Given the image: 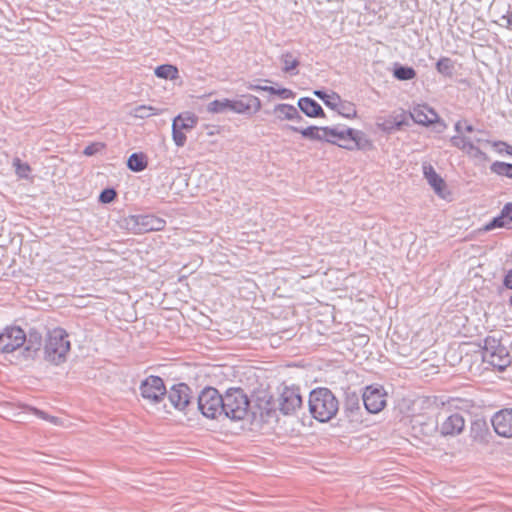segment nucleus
Listing matches in <instances>:
<instances>
[{"label":"nucleus","instance_id":"nucleus-1","mask_svg":"<svg viewBox=\"0 0 512 512\" xmlns=\"http://www.w3.org/2000/svg\"><path fill=\"white\" fill-rule=\"evenodd\" d=\"M309 411L319 422H328L339 411V401L328 388H316L309 395Z\"/></svg>","mask_w":512,"mask_h":512},{"label":"nucleus","instance_id":"nucleus-2","mask_svg":"<svg viewBox=\"0 0 512 512\" xmlns=\"http://www.w3.org/2000/svg\"><path fill=\"white\" fill-rule=\"evenodd\" d=\"M68 337L66 330L61 327L48 331L44 346V358L46 361L54 365H60L66 361L71 349Z\"/></svg>","mask_w":512,"mask_h":512},{"label":"nucleus","instance_id":"nucleus-3","mask_svg":"<svg viewBox=\"0 0 512 512\" xmlns=\"http://www.w3.org/2000/svg\"><path fill=\"white\" fill-rule=\"evenodd\" d=\"M222 405V417L240 421L248 415L250 400L243 389L229 388L223 394Z\"/></svg>","mask_w":512,"mask_h":512},{"label":"nucleus","instance_id":"nucleus-4","mask_svg":"<svg viewBox=\"0 0 512 512\" xmlns=\"http://www.w3.org/2000/svg\"><path fill=\"white\" fill-rule=\"evenodd\" d=\"M483 342V361L499 371H504L511 363V356L507 348L501 344L499 339L493 336L486 337Z\"/></svg>","mask_w":512,"mask_h":512},{"label":"nucleus","instance_id":"nucleus-5","mask_svg":"<svg viewBox=\"0 0 512 512\" xmlns=\"http://www.w3.org/2000/svg\"><path fill=\"white\" fill-rule=\"evenodd\" d=\"M223 395L214 387H205L197 398V409L208 419L222 417Z\"/></svg>","mask_w":512,"mask_h":512},{"label":"nucleus","instance_id":"nucleus-6","mask_svg":"<svg viewBox=\"0 0 512 512\" xmlns=\"http://www.w3.org/2000/svg\"><path fill=\"white\" fill-rule=\"evenodd\" d=\"M125 227L134 234H142L150 231H161L165 228L166 221L153 214L129 215L124 219Z\"/></svg>","mask_w":512,"mask_h":512},{"label":"nucleus","instance_id":"nucleus-7","mask_svg":"<svg viewBox=\"0 0 512 512\" xmlns=\"http://www.w3.org/2000/svg\"><path fill=\"white\" fill-rule=\"evenodd\" d=\"M143 399L151 404H159L166 396L167 389L161 377L150 375L139 386Z\"/></svg>","mask_w":512,"mask_h":512},{"label":"nucleus","instance_id":"nucleus-8","mask_svg":"<svg viewBox=\"0 0 512 512\" xmlns=\"http://www.w3.org/2000/svg\"><path fill=\"white\" fill-rule=\"evenodd\" d=\"M166 396L175 409L185 414H188L193 407L191 389L185 383L173 385L167 390Z\"/></svg>","mask_w":512,"mask_h":512},{"label":"nucleus","instance_id":"nucleus-9","mask_svg":"<svg viewBox=\"0 0 512 512\" xmlns=\"http://www.w3.org/2000/svg\"><path fill=\"white\" fill-rule=\"evenodd\" d=\"M387 393L380 385H369L362 393V402L367 412L379 413L386 406Z\"/></svg>","mask_w":512,"mask_h":512},{"label":"nucleus","instance_id":"nucleus-10","mask_svg":"<svg viewBox=\"0 0 512 512\" xmlns=\"http://www.w3.org/2000/svg\"><path fill=\"white\" fill-rule=\"evenodd\" d=\"M337 146L349 151H367L373 148V143L363 131L353 128H345V135L343 139L339 141Z\"/></svg>","mask_w":512,"mask_h":512},{"label":"nucleus","instance_id":"nucleus-11","mask_svg":"<svg viewBox=\"0 0 512 512\" xmlns=\"http://www.w3.org/2000/svg\"><path fill=\"white\" fill-rule=\"evenodd\" d=\"M25 342L26 334L20 327H6L0 332V352L2 353H12L24 346Z\"/></svg>","mask_w":512,"mask_h":512},{"label":"nucleus","instance_id":"nucleus-12","mask_svg":"<svg viewBox=\"0 0 512 512\" xmlns=\"http://www.w3.org/2000/svg\"><path fill=\"white\" fill-rule=\"evenodd\" d=\"M361 400L360 396L355 392L346 393L343 406V417L344 420L349 422L353 427L363 422Z\"/></svg>","mask_w":512,"mask_h":512},{"label":"nucleus","instance_id":"nucleus-13","mask_svg":"<svg viewBox=\"0 0 512 512\" xmlns=\"http://www.w3.org/2000/svg\"><path fill=\"white\" fill-rule=\"evenodd\" d=\"M302 403L298 387H285L280 396L279 409L284 415H290L301 408Z\"/></svg>","mask_w":512,"mask_h":512},{"label":"nucleus","instance_id":"nucleus-14","mask_svg":"<svg viewBox=\"0 0 512 512\" xmlns=\"http://www.w3.org/2000/svg\"><path fill=\"white\" fill-rule=\"evenodd\" d=\"M494 431L501 437H512V408L496 412L491 419Z\"/></svg>","mask_w":512,"mask_h":512},{"label":"nucleus","instance_id":"nucleus-15","mask_svg":"<svg viewBox=\"0 0 512 512\" xmlns=\"http://www.w3.org/2000/svg\"><path fill=\"white\" fill-rule=\"evenodd\" d=\"M261 106V100L257 96L245 94L238 99H232L231 112L252 115L259 112Z\"/></svg>","mask_w":512,"mask_h":512},{"label":"nucleus","instance_id":"nucleus-16","mask_svg":"<svg viewBox=\"0 0 512 512\" xmlns=\"http://www.w3.org/2000/svg\"><path fill=\"white\" fill-rule=\"evenodd\" d=\"M451 145L470 157L485 160L486 154L472 141V137L465 135H454L450 139Z\"/></svg>","mask_w":512,"mask_h":512},{"label":"nucleus","instance_id":"nucleus-17","mask_svg":"<svg viewBox=\"0 0 512 512\" xmlns=\"http://www.w3.org/2000/svg\"><path fill=\"white\" fill-rule=\"evenodd\" d=\"M464 427V417L459 413H453L443 420L439 431L443 436H456L463 431Z\"/></svg>","mask_w":512,"mask_h":512},{"label":"nucleus","instance_id":"nucleus-18","mask_svg":"<svg viewBox=\"0 0 512 512\" xmlns=\"http://www.w3.org/2000/svg\"><path fill=\"white\" fill-rule=\"evenodd\" d=\"M410 117L417 124L429 126L437 120L438 115L427 105H417L410 111Z\"/></svg>","mask_w":512,"mask_h":512},{"label":"nucleus","instance_id":"nucleus-19","mask_svg":"<svg viewBox=\"0 0 512 512\" xmlns=\"http://www.w3.org/2000/svg\"><path fill=\"white\" fill-rule=\"evenodd\" d=\"M299 109L310 118L324 117L325 113L321 105L310 97H302L297 103Z\"/></svg>","mask_w":512,"mask_h":512},{"label":"nucleus","instance_id":"nucleus-20","mask_svg":"<svg viewBox=\"0 0 512 512\" xmlns=\"http://www.w3.org/2000/svg\"><path fill=\"white\" fill-rule=\"evenodd\" d=\"M423 174L429 185L434 189L435 193L443 197V191L445 190L446 185L433 166L423 165Z\"/></svg>","mask_w":512,"mask_h":512},{"label":"nucleus","instance_id":"nucleus-21","mask_svg":"<svg viewBox=\"0 0 512 512\" xmlns=\"http://www.w3.org/2000/svg\"><path fill=\"white\" fill-rule=\"evenodd\" d=\"M274 114L280 120H302L303 117L300 115L296 107L290 104H277L273 110Z\"/></svg>","mask_w":512,"mask_h":512},{"label":"nucleus","instance_id":"nucleus-22","mask_svg":"<svg viewBox=\"0 0 512 512\" xmlns=\"http://www.w3.org/2000/svg\"><path fill=\"white\" fill-rule=\"evenodd\" d=\"M293 132L300 133L304 138L316 141H325L326 133L324 127L309 126L306 128H299L296 126H288Z\"/></svg>","mask_w":512,"mask_h":512},{"label":"nucleus","instance_id":"nucleus-23","mask_svg":"<svg viewBox=\"0 0 512 512\" xmlns=\"http://www.w3.org/2000/svg\"><path fill=\"white\" fill-rule=\"evenodd\" d=\"M42 344V336L37 331H30L28 335V339L26 338L25 347H24V357L25 358H33L35 353L39 351Z\"/></svg>","mask_w":512,"mask_h":512},{"label":"nucleus","instance_id":"nucleus-24","mask_svg":"<svg viewBox=\"0 0 512 512\" xmlns=\"http://www.w3.org/2000/svg\"><path fill=\"white\" fill-rule=\"evenodd\" d=\"M197 123L195 115L190 113L179 114L173 119L172 126L179 130H191Z\"/></svg>","mask_w":512,"mask_h":512},{"label":"nucleus","instance_id":"nucleus-25","mask_svg":"<svg viewBox=\"0 0 512 512\" xmlns=\"http://www.w3.org/2000/svg\"><path fill=\"white\" fill-rule=\"evenodd\" d=\"M147 165L146 156L142 152L132 153L127 160V167L133 172H142Z\"/></svg>","mask_w":512,"mask_h":512},{"label":"nucleus","instance_id":"nucleus-26","mask_svg":"<svg viewBox=\"0 0 512 512\" xmlns=\"http://www.w3.org/2000/svg\"><path fill=\"white\" fill-rule=\"evenodd\" d=\"M283 67L282 71L285 73H290L291 75L298 74V71H296V68L299 66L300 61L297 57L293 55L291 52H285L281 55L280 58Z\"/></svg>","mask_w":512,"mask_h":512},{"label":"nucleus","instance_id":"nucleus-27","mask_svg":"<svg viewBox=\"0 0 512 512\" xmlns=\"http://www.w3.org/2000/svg\"><path fill=\"white\" fill-rule=\"evenodd\" d=\"M417 73L411 66L396 63L393 68V76L400 81L412 80L416 77Z\"/></svg>","mask_w":512,"mask_h":512},{"label":"nucleus","instance_id":"nucleus-28","mask_svg":"<svg viewBox=\"0 0 512 512\" xmlns=\"http://www.w3.org/2000/svg\"><path fill=\"white\" fill-rule=\"evenodd\" d=\"M313 94L332 110L340 105V96L336 92L327 93L324 90H314Z\"/></svg>","mask_w":512,"mask_h":512},{"label":"nucleus","instance_id":"nucleus-29","mask_svg":"<svg viewBox=\"0 0 512 512\" xmlns=\"http://www.w3.org/2000/svg\"><path fill=\"white\" fill-rule=\"evenodd\" d=\"M488 432V426L484 419H475L471 423L470 435L474 440L482 441Z\"/></svg>","mask_w":512,"mask_h":512},{"label":"nucleus","instance_id":"nucleus-30","mask_svg":"<svg viewBox=\"0 0 512 512\" xmlns=\"http://www.w3.org/2000/svg\"><path fill=\"white\" fill-rule=\"evenodd\" d=\"M207 112L213 114L225 113L232 110V99L223 98L214 100L207 105Z\"/></svg>","mask_w":512,"mask_h":512},{"label":"nucleus","instance_id":"nucleus-31","mask_svg":"<svg viewBox=\"0 0 512 512\" xmlns=\"http://www.w3.org/2000/svg\"><path fill=\"white\" fill-rule=\"evenodd\" d=\"M345 128L346 127H324V133H326L325 142L337 145L341 139H343L345 135Z\"/></svg>","mask_w":512,"mask_h":512},{"label":"nucleus","instance_id":"nucleus-32","mask_svg":"<svg viewBox=\"0 0 512 512\" xmlns=\"http://www.w3.org/2000/svg\"><path fill=\"white\" fill-rule=\"evenodd\" d=\"M155 75L161 79L173 80L178 77V69L171 64H162L155 68Z\"/></svg>","mask_w":512,"mask_h":512},{"label":"nucleus","instance_id":"nucleus-33","mask_svg":"<svg viewBox=\"0 0 512 512\" xmlns=\"http://www.w3.org/2000/svg\"><path fill=\"white\" fill-rule=\"evenodd\" d=\"M160 110L149 105H138L131 111V115L135 118L145 119L153 115H158Z\"/></svg>","mask_w":512,"mask_h":512},{"label":"nucleus","instance_id":"nucleus-34","mask_svg":"<svg viewBox=\"0 0 512 512\" xmlns=\"http://www.w3.org/2000/svg\"><path fill=\"white\" fill-rule=\"evenodd\" d=\"M438 73L446 77H452L454 72V62L449 57H441L435 66Z\"/></svg>","mask_w":512,"mask_h":512},{"label":"nucleus","instance_id":"nucleus-35","mask_svg":"<svg viewBox=\"0 0 512 512\" xmlns=\"http://www.w3.org/2000/svg\"><path fill=\"white\" fill-rule=\"evenodd\" d=\"M490 170L498 176H505L512 179V163L495 161L491 164Z\"/></svg>","mask_w":512,"mask_h":512},{"label":"nucleus","instance_id":"nucleus-36","mask_svg":"<svg viewBox=\"0 0 512 512\" xmlns=\"http://www.w3.org/2000/svg\"><path fill=\"white\" fill-rule=\"evenodd\" d=\"M341 116L347 118V119H351V118H354L356 117L357 115V111L354 107V105L352 103H343L341 100H340V105L338 106L337 109H335Z\"/></svg>","mask_w":512,"mask_h":512},{"label":"nucleus","instance_id":"nucleus-37","mask_svg":"<svg viewBox=\"0 0 512 512\" xmlns=\"http://www.w3.org/2000/svg\"><path fill=\"white\" fill-rule=\"evenodd\" d=\"M13 166L19 178L27 179L29 177L31 169L27 163H23L19 158H15L13 160Z\"/></svg>","mask_w":512,"mask_h":512},{"label":"nucleus","instance_id":"nucleus-38","mask_svg":"<svg viewBox=\"0 0 512 512\" xmlns=\"http://www.w3.org/2000/svg\"><path fill=\"white\" fill-rule=\"evenodd\" d=\"M265 91L270 94L278 95L282 99H291L294 97V92L288 88H275L270 86L268 89H265Z\"/></svg>","mask_w":512,"mask_h":512},{"label":"nucleus","instance_id":"nucleus-39","mask_svg":"<svg viewBox=\"0 0 512 512\" xmlns=\"http://www.w3.org/2000/svg\"><path fill=\"white\" fill-rule=\"evenodd\" d=\"M117 196L114 188H105L99 195V201L104 204L111 203Z\"/></svg>","mask_w":512,"mask_h":512},{"label":"nucleus","instance_id":"nucleus-40","mask_svg":"<svg viewBox=\"0 0 512 512\" xmlns=\"http://www.w3.org/2000/svg\"><path fill=\"white\" fill-rule=\"evenodd\" d=\"M172 138L177 147H183L187 139L183 131L174 126H172Z\"/></svg>","mask_w":512,"mask_h":512},{"label":"nucleus","instance_id":"nucleus-41","mask_svg":"<svg viewBox=\"0 0 512 512\" xmlns=\"http://www.w3.org/2000/svg\"><path fill=\"white\" fill-rule=\"evenodd\" d=\"M492 147L495 148V150L498 153L506 152L508 155L512 156V146L506 143L505 141L497 140L492 141L491 143Z\"/></svg>","mask_w":512,"mask_h":512},{"label":"nucleus","instance_id":"nucleus-42","mask_svg":"<svg viewBox=\"0 0 512 512\" xmlns=\"http://www.w3.org/2000/svg\"><path fill=\"white\" fill-rule=\"evenodd\" d=\"M104 148V144L100 142H94L86 146L83 150L85 156H93L100 152Z\"/></svg>","mask_w":512,"mask_h":512},{"label":"nucleus","instance_id":"nucleus-43","mask_svg":"<svg viewBox=\"0 0 512 512\" xmlns=\"http://www.w3.org/2000/svg\"><path fill=\"white\" fill-rule=\"evenodd\" d=\"M506 224H508L507 221L498 215L494 217L488 224H486L485 230L490 231L495 228L504 227Z\"/></svg>","mask_w":512,"mask_h":512},{"label":"nucleus","instance_id":"nucleus-44","mask_svg":"<svg viewBox=\"0 0 512 512\" xmlns=\"http://www.w3.org/2000/svg\"><path fill=\"white\" fill-rule=\"evenodd\" d=\"M503 219L507 221V223L512 222V203H506L504 207L502 208L500 214Z\"/></svg>","mask_w":512,"mask_h":512},{"label":"nucleus","instance_id":"nucleus-45","mask_svg":"<svg viewBox=\"0 0 512 512\" xmlns=\"http://www.w3.org/2000/svg\"><path fill=\"white\" fill-rule=\"evenodd\" d=\"M464 132H466V133H474L475 132L480 135H488V132L486 130L475 128L472 124H470L466 120H464Z\"/></svg>","mask_w":512,"mask_h":512},{"label":"nucleus","instance_id":"nucleus-46","mask_svg":"<svg viewBox=\"0 0 512 512\" xmlns=\"http://www.w3.org/2000/svg\"><path fill=\"white\" fill-rule=\"evenodd\" d=\"M32 411L35 415H37L38 417L42 418V419H45V420H49L50 422L52 423H56L57 422V418L56 417H49L45 412L37 409V408H32Z\"/></svg>","mask_w":512,"mask_h":512},{"label":"nucleus","instance_id":"nucleus-47","mask_svg":"<svg viewBox=\"0 0 512 512\" xmlns=\"http://www.w3.org/2000/svg\"><path fill=\"white\" fill-rule=\"evenodd\" d=\"M402 125V121L389 122V124H383L381 129L384 131H390L393 129H400Z\"/></svg>","mask_w":512,"mask_h":512},{"label":"nucleus","instance_id":"nucleus-48","mask_svg":"<svg viewBox=\"0 0 512 512\" xmlns=\"http://www.w3.org/2000/svg\"><path fill=\"white\" fill-rule=\"evenodd\" d=\"M501 20L504 21V26L510 30H512V10H509L507 14L501 17Z\"/></svg>","mask_w":512,"mask_h":512},{"label":"nucleus","instance_id":"nucleus-49","mask_svg":"<svg viewBox=\"0 0 512 512\" xmlns=\"http://www.w3.org/2000/svg\"><path fill=\"white\" fill-rule=\"evenodd\" d=\"M503 285L508 288V289H511L512 290V269H510L506 275L504 276V279H503Z\"/></svg>","mask_w":512,"mask_h":512},{"label":"nucleus","instance_id":"nucleus-50","mask_svg":"<svg viewBox=\"0 0 512 512\" xmlns=\"http://www.w3.org/2000/svg\"><path fill=\"white\" fill-rule=\"evenodd\" d=\"M270 86H261L254 82L247 83V89L253 90V91H265V89H268Z\"/></svg>","mask_w":512,"mask_h":512},{"label":"nucleus","instance_id":"nucleus-51","mask_svg":"<svg viewBox=\"0 0 512 512\" xmlns=\"http://www.w3.org/2000/svg\"><path fill=\"white\" fill-rule=\"evenodd\" d=\"M486 135H480V134H477L472 138V141L474 142V144H480V143H489L491 144L492 142H490L486 137Z\"/></svg>","mask_w":512,"mask_h":512},{"label":"nucleus","instance_id":"nucleus-52","mask_svg":"<svg viewBox=\"0 0 512 512\" xmlns=\"http://www.w3.org/2000/svg\"><path fill=\"white\" fill-rule=\"evenodd\" d=\"M454 130L457 132V135H463L464 132V120H459L454 124Z\"/></svg>","mask_w":512,"mask_h":512},{"label":"nucleus","instance_id":"nucleus-53","mask_svg":"<svg viewBox=\"0 0 512 512\" xmlns=\"http://www.w3.org/2000/svg\"><path fill=\"white\" fill-rule=\"evenodd\" d=\"M509 305L512 307V295L509 298Z\"/></svg>","mask_w":512,"mask_h":512}]
</instances>
